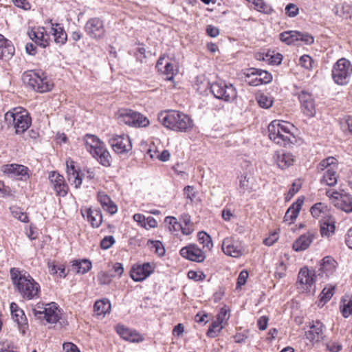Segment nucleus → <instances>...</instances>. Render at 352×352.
Segmentation results:
<instances>
[{
	"mask_svg": "<svg viewBox=\"0 0 352 352\" xmlns=\"http://www.w3.org/2000/svg\"><path fill=\"white\" fill-rule=\"evenodd\" d=\"M165 222L169 225V230L171 232H178L182 229V225L174 217H166Z\"/></svg>",
	"mask_w": 352,
	"mask_h": 352,
	"instance_id": "49",
	"label": "nucleus"
},
{
	"mask_svg": "<svg viewBox=\"0 0 352 352\" xmlns=\"http://www.w3.org/2000/svg\"><path fill=\"white\" fill-rule=\"evenodd\" d=\"M300 109L304 116L313 118L316 113V105L314 96L309 92L301 91L298 94Z\"/></svg>",
	"mask_w": 352,
	"mask_h": 352,
	"instance_id": "14",
	"label": "nucleus"
},
{
	"mask_svg": "<svg viewBox=\"0 0 352 352\" xmlns=\"http://www.w3.org/2000/svg\"><path fill=\"white\" fill-rule=\"evenodd\" d=\"M269 318L267 316H261L257 321V325L260 330H265L267 327Z\"/></svg>",
	"mask_w": 352,
	"mask_h": 352,
	"instance_id": "61",
	"label": "nucleus"
},
{
	"mask_svg": "<svg viewBox=\"0 0 352 352\" xmlns=\"http://www.w3.org/2000/svg\"><path fill=\"white\" fill-rule=\"evenodd\" d=\"M315 238V233L313 232H308L306 234L301 235L293 244V249L296 252H300L305 250L309 248L310 244L313 242Z\"/></svg>",
	"mask_w": 352,
	"mask_h": 352,
	"instance_id": "28",
	"label": "nucleus"
},
{
	"mask_svg": "<svg viewBox=\"0 0 352 352\" xmlns=\"http://www.w3.org/2000/svg\"><path fill=\"white\" fill-rule=\"evenodd\" d=\"M210 91L213 96L226 102H231L237 96V92L232 84L224 80H217L210 85Z\"/></svg>",
	"mask_w": 352,
	"mask_h": 352,
	"instance_id": "8",
	"label": "nucleus"
},
{
	"mask_svg": "<svg viewBox=\"0 0 352 352\" xmlns=\"http://www.w3.org/2000/svg\"><path fill=\"white\" fill-rule=\"evenodd\" d=\"M10 274L13 285L23 298L30 300L39 298L40 285L28 272L12 267Z\"/></svg>",
	"mask_w": 352,
	"mask_h": 352,
	"instance_id": "1",
	"label": "nucleus"
},
{
	"mask_svg": "<svg viewBox=\"0 0 352 352\" xmlns=\"http://www.w3.org/2000/svg\"><path fill=\"white\" fill-rule=\"evenodd\" d=\"M14 5L24 10H28L30 8V3L27 0H12Z\"/></svg>",
	"mask_w": 352,
	"mask_h": 352,
	"instance_id": "64",
	"label": "nucleus"
},
{
	"mask_svg": "<svg viewBox=\"0 0 352 352\" xmlns=\"http://www.w3.org/2000/svg\"><path fill=\"white\" fill-rule=\"evenodd\" d=\"M162 72L167 76L166 80H172L173 79L175 69L173 65L171 63H166Z\"/></svg>",
	"mask_w": 352,
	"mask_h": 352,
	"instance_id": "50",
	"label": "nucleus"
},
{
	"mask_svg": "<svg viewBox=\"0 0 352 352\" xmlns=\"http://www.w3.org/2000/svg\"><path fill=\"white\" fill-rule=\"evenodd\" d=\"M94 308L97 315L104 316L107 313L109 312L111 303L106 299L98 300L96 301Z\"/></svg>",
	"mask_w": 352,
	"mask_h": 352,
	"instance_id": "37",
	"label": "nucleus"
},
{
	"mask_svg": "<svg viewBox=\"0 0 352 352\" xmlns=\"http://www.w3.org/2000/svg\"><path fill=\"white\" fill-rule=\"evenodd\" d=\"M151 244V248L153 250L155 253L159 256H162L165 254L166 250L160 241L148 240V245Z\"/></svg>",
	"mask_w": 352,
	"mask_h": 352,
	"instance_id": "47",
	"label": "nucleus"
},
{
	"mask_svg": "<svg viewBox=\"0 0 352 352\" xmlns=\"http://www.w3.org/2000/svg\"><path fill=\"white\" fill-rule=\"evenodd\" d=\"M274 158L277 166L281 169L289 167L294 162L293 155L290 153H285L283 151H277Z\"/></svg>",
	"mask_w": 352,
	"mask_h": 352,
	"instance_id": "29",
	"label": "nucleus"
},
{
	"mask_svg": "<svg viewBox=\"0 0 352 352\" xmlns=\"http://www.w3.org/2000/svg\"><path fill=\"white\" fill-rule=\"evenodd\" d=\"M335 206L345 212H352V195L344 192L340 197L338 201L335 203Z\"/></svg>",
	"mask_w": 352,
	"mask_h": 352,
	"instance_id": "34",
	"label": "nucleus"
},
{
	"mask_svg": "<svg viewBox=\"0 0 352 352\" xmlns=\"http://www.w3.org/2000/svg\"><path fill=\"white\" fill-rule=\"evenodd\" d=\"M188 277L190 279L194 280H202L206 278V275L201 272H195L193 270H190L188 272Z\"/></svg>",
	"mask_w": 352,
	"mask_h": 352,
	"instance_id": "56",
	"label": "nucleus"
},
{
	"mask_svg": "<svg viewBox=\"0 0 352 352\" xmlns=\"http://www.w3.org/2000/svg\"><path fill=\"white\" fill-rule=\"evenodd\" d=\"M318 277L314 270H310L306 267L300 269L298 276V282L300 285L298 288L302 292L314 294L316 288L314 283Z\"/></svg>",
	"mask_w": 352,
	"mask_h": 352,
	"instance_id": "11",
	"label": "nucleus"
},
{
	"mask_svg": "<svg viewBox=\"0 0 352 352\" xmlns=\"http://www.w3.org/2000/svg\"><path fill=\"white\" fill-rule=\"evenodd\" d=\"M63 346L65 352H80L78 347L71 342L65 343Z\"/></svg>",
	"mask_w": 352,
	"mask_h": 352,
	"instance_id": "62",
	"label": "nucleus"
},
{
	"mask_svg": "<svg viewBox=\"0 0 352 352\" xmlns=\"http://www.w3.org/2000/svg\"><path fill=\"white\" fill-rule=\"evenodd\" d=\"M51 33L54 36L56 43L64 45L66 43L67 40V35L63 28L60 24H52Z\"/></svg>",
	"mask_w": 352,
	"mask_h": 352,
	"instance_id": "33",
	"label": "nucleus"
},
{
	"mask_svg": "<svg viewBox=\"0 0 352 352\" xmlns=\"http://www.w3.org/2000/svg\"><path fill=\"white\" fill-rule=\"evenodd\" d=\"M326 347L330 352H339L342 349V344L336 342H327Z\"/></svg>",
	"mask_w": 352,
	"mask_h": 352,
	"instance_id": "57",
	"label": "nucleus"
},
{
	"mask_svg": "<svg viewBox=\"0 0 352 352\" xmlns=\"http://www.w3.org/2000/svg\"><path fill=\"white\" fill-rule=\"evenodd\" d=\"M8 125H13L16 134L24 133L31 125L32 120L28 112L22 107L14 108L5 114Z\"/></svg>",
	"mask_w": 352,
	"mask_h": 352,
	"instance_id": "6",
	"label": "nucleus"
},
{
	"mask_svg": "<svg viewBox=\"0 0 352 352\" xmlns=\"http://www.w3.org/2000/svg\"><path fill=\"white\" fill-rule=\"evenodd\" d=\"M338 263L331 256L324 257L320 263L317 274L320 278H329L334 274Z\"/></svg>",
	"mask_w": 352,
	"mask_h": 352,
	"instance_id": "20",
	"label": "nucleus"
},
{
	"mask_svg": "<svg viewBox=\"0 0 352 352\" xmlns=\"http://www.w3.org/2000/svg\"><path fill=\"white\" fill-rule=\"evenodd\" d=\"M116 241L113 236H106L100 241V247L103 250H107L111 248Z\"/></svg>",
	"mask_w": 352,
	"mask_h": 352,
	"instance_id": "51",
	"label": "nucleus"
},
{
	"mask_svg": "<svg viewBox=\"0 0 352 352\" xmlns=\"http://www.w3.org/2000/svg\"><path fill=\"white\" fill-rule=\"evenodd\" d=\"M82 215L93 228H98L102 222V215L100 209L86 208L81 210Z\"/></svg>",
	"mask_w": 352,
	"mask_h": 352,
	"instance_id": "27",
	"label": "nucleus"
},
{
	"mask_svg": "<svg viewBox=\"0 0 352 352\" xmlns=\"http://www.w3.org/2000/svg\"><path fill=\"white\" fill-rule=\"evenodd\" d=\"M299 189L300 186L294 183L285 195V201L290 200Z\"/></svg>",
	"mask_w": 352,
	"mask_h": 352,
	"instance_id": "58",
	"label": "nucleus"
},
{
	"mask_svg": "<svg viewBox=\"0 0 352 352\" xmlns=\"http://www.w3.org/2000/svg\"><path fill=\"white\" fill-rule=\"evenodd\" d=\"M67 173L68 180L73 182L76 188H78L82 184V179L80 177V173L76 169L73 161L67 162Z\"/></svg>",
	"mask_w": 352,
	"mask_h": 352,
	"instance_id": "32",
	"label": "nucleus"
},
{
	"mask_svg": "<svg viewBox=\"0 0 352 352\" xmlns=\"http://www.w3.org/2000/svg\"><path fill=\"white\" fill-rule=\"evenodd\" d=\"M10 311L13 320L17 323L19 331L22 334H25V330L28 328V320L24 314V311L19 308L15 302L10 304Z\"/></svg>",
	"mask_w": 352,
	"mask_h": 352,
	"instance_id": "25",
	"label": "nucleus"
},
{
	"mask_svg": "<svg viewBox=\"0 0 352 352\" xmlns=\"http://www.w3.org/2000/svg\"><path fill=\"white\" fill-rule=\"evenodd\" d=\"M245 82L251 86H258L270 83L272 80V76L265 70L257 68H250L245 73Z\"/></svg>",
	"mask_w": 352,
	"mask_h": 352,
	"instance_id": "12",
	"label": "nucleus"
},
{
	"mask_svg": "<svg viewBox=\"0 0 352 352\" xmlns=\"http://www.w3.org/2000/svg\"><path fill=\"white\" fill-rule=\"evenodd\" d=\"M340 311L344 318H346L352 314V296L345 295L342 297L340 305Z\"/></svg>",
	"mask_w": 352,
	"mask_h": 352,
	"instance_id": "36",
	"label": "nucleus"
},
{
	"mask_svg": "<svg viewBox=\"0 0 352 352\" xmlns=\"http://www.w3.org/2000/svg\"><path fill=\"white\" fill-rule=\"evenodd\" d=\"M2 171L10 177L25 181L29 178V168L17 164H6L2 166Z\"/></svg>",
	"mask_w": 352,
	"mask_h": 352,
	"instance_id": "16",
	"label": "nucleus"
},
{
	"mask_svg": "<svg viewBox=\"0 0 352 352\" xmlns=\"http://www.w3.org/2000/svg\"><path fill=\"white\" fill-rule=\"evenodd\" d=\"M321 182L329 186H333L337 184V174L334 167H330L326 170Z\"/></svg>",
	"mask_w": 352,
	"mask_h": 352,
	"instance_id": "38",
	"label": "nucleus"
},
{
	"mask_svg": "<svg viewBox=\"0 0 352 352\" xmlns=\"http://www.w3.org/2000/svg\"><path fill=\"white\" fill-rule=\"evenodd\" d=\"M206 30L207 34L210 37L214 38L219 34V29L217 27L213 26L212 25H207Z\"/></svg>",
	"mask_w": 352,
	"mask_h": 352,
	"instance_id": "59",
	"label": "nucleus"
},
{
	"mask_svg": "<svg viewBox=\"0 0 352 352\" xmlns=\"http://www.w3.org/2000/svg\"><path fill=\"white\" fill-rule=\"evenodd\" d=\"M98 201L100 203L102 208L109 214H114L117 212V206L104 192H99L98 193Z\"/></svg>",
	"mask_w": 352,
	"mask_h": 352,
	"instance_id": "31",
	"label": "nucleus"
},
{
	"mask_svg": "<svg viewBox=\"0 0 352 352\" xmlns=\"http://www.w3.org/2000/svg\"><path fill=\"white\" fill-rule=\"evenodd\" d=\"M257 102L259 106L264 109H268L273 104V98L267 94H261L257 97Z\"/></svg>",
	"mask_w": 352,
	"mask_h": 352,
	"instance_id": "46",
	"label": "nucleus"
},
{
	"mask_svg": "<svg viewBox=\"0 0 352 352\" xmlns=\"http://www.w3.org/2000/svg\"><path fill=\"white\" fill-rule=\"evenodd\" d=\"M117 333L124 340L130 342H141L144 341L143 336L136 330L130 329L124 324H118L115 327Z\"/></svg>",
	"mask_w": 352,
	"mask_h": 352,
	"instance_id": "21",
	"label": "nucleus"
},
{
	"mask_svg": "<svg viewBox=\"0 0 352 352\" xmlns=\"http://www.w3.org/2000/svg\"><path fill=\"white\" fill-rule=\"evenodd\" d=\"M118 118L120 122L133 127H145L149 124L147 117L131 109L120 110Z\"/></svg>",
	"mask_w": 352,
	"mask_h": 352,
	"instance_id": "10",
	"label": "nucleus"
},
{
	"mask_svg": "<svg viewBox=\"0 0 352 352\" xmlns=\"http://www.w3.org/2000/svg\"><path fill=\"white\" fill-rule=\"evenodd\" d=\"M87 151L102 166H110L111 157L104 144L96 135L86 134L83 138Z\"/></svg>",
	"mask_w": 352,
	"mask_h": 352,
	"instance_id": "4",
	"label": "nucleus"
},
{
	"mask_svg": "<svg viewBox=\"0 0 352 352\" xmlns=\"http://www.w3.org/2000/svg\"><path fill=\"white\" fill-rule=\"evenodd\" d=\"M253 3L254 8L258 12L269 14L273 11L271 6L265 3L263 0H254Z\"/></svg>",
	"mask_w": 352,
	"mask_h": 352,
	"instance_id": "48",
	"label": "nucleus"
},
{
	"mask_svg": "<svg viewBox=\"0 0 352 352\" xmlns=\"http://www.w3.org/2000/svg\"><path fill=\"white\" fill-rule=\"evenodd\" d=\"M248 278V273L247 271L243 270L241 272L237 278L236 288H241V286L244 285L247 282Z\"/></svg>",
	"mask_w": 352,
	"mask_h": 352,
	"instance_id": "55",
	"label": "nucleus"
},
{
	"mask_svg": "<svg viewBox=\"0 0 352 352\" xmlns=\"http://www.w3.org/2000/svg\"><path fill=\"white\" fill-rule=\"evenodd\" d=\"M109 142L114 152L117 154L126 153L132 148V144L129 137L124 134L120 135H113L109 140Z\"/></svg>",
	"mask_w": 352,
	"mask_h": 352,
	"instance_id": "15",
	"label": "nucleus"
},
{
	"mask_svg": "<svg viewBox=\"0 0 352 352\" xmlns=\"http://www.w3.org/2000/svg\"><path fill=\"white\" fill-rule=\"evenodd\" d=\"M239 187L241 193H245V192H252L254 190L253 184L250 181V177H248L247 175H242L239 180Z\"/></svg>",
	"mask_w": 352,
	"mask_h": 352,
	"instance_id": "44",
	"label": "nucleus"
},
{
	"mask_svg": "<svg viewBox=\"0 0 352 352\" xmlns=\"http://www.w3.org/2000/svg\"><path fill=\"white\" fill-rule=\"evenodd\" d=\"M92 267L91 262L87 259L75 260L72 265V271L76 274H84L89 272Z\"/></svg>",
	"mask_w": 352,
	"mask_h": 352,
	"instance_id": "35",
	"label": "nucleus"
},
{
	"mask_svg": "<svg viewBox=\"0 0 352 352\" xmlns=\"http://www.w3.org/2000/svg\"><path fill=\"white\" fill-rule=\"evenodd\" d=\"M222 329V323L216 319L210 324L206 334L210 338H215L219 335Z\"/></svg>",
	"mask_w": 352,
	"mask_h": 352,
	"instance_id": "41",
	"label": "nucleus"
},
{
	"mask_svg": "<svg viewBox=\"0 0 352 352\" xmlns=\"http://www.w3.org/2000/svg\"><path fill=\"white\" fill-rule=\"evenodd\" d=\"M309 327V330L305 332L306 338L309 342L316 343L324 340V326L320 321H313Z\"/></svg>",
	"mask_w": 352,
	"mask_h": 352,
	"instance_id": "22",
	"label": "nucleus"
},
{
	"mask_svg": "<svg viewBox=\"0 0 352 352\" xmlns=\"http://www.w3.org/2000/svg\"><path fill=\"white\" fill-rule=\"evenodd\" d=\"M221 248L226 255L234 258H238L242 254L241 246L232 237H227L223 239Z\"/></svg>",
	"mask_w": 352,
	"mask_h": 352,
	"instance_id": "26",
	"label": "nucleus"
},
{
	"mask_svg": "<svg viewBox=\"0 0 352 352\" xmlns=\"http://www.w3.org/2000/svg\"><path fill=\"white\" fill-rule=\"evenodd\" d=\"M294 126L289 123L280 120H273L268 125V136L276 144L287 146L293 144L295 137L291 133V129Z\"/></svg>",
	"mask_w": 352,
	"mask_h": 352,
	"instance_id": "3",
	"label": "nucleus"
},
{
	"mask_svg": "<svg viewBox=\"0 0 352 352\" xmlns=\"http://www.w3.org/2000/svg\"><path fill=\"white\" fill-rule=\"evenodd\" d=\"M303 204V199L298 198L287 209L284 217V221L291 224L298 217Z\"/></svg>",
	"mask_w": 352,
	"mask_h": 352,
	"instance_id": "30",
	"label": "nucleus"
},
{
	"mask_svg": "<svg viewBox=\"0 0 352 352\" xmlns=\"http://www.w3.org/2000/svg\"><path fill=\"white\" fill-rule=\"evenodd\" d=\"M280 40L287 45H296L297 42L302 41L305 45L314 43V37L307 32L295 30L285 31L280 34Z\"/></svg>",
	"mask_w": 352,
	"mask_h": 352,
	"instance_id": "13",
	"label": "nucleus"
},
{
	"mask_svg": "<svg viewBox=\"0 0 352 352\" xmlns=\"http://www.w3.org/2000/svg\"><path fill=\"white\" fill-rule=\"evenodd\" d=\"M60 309L56 303L51 302L43 305L37 304L32 309V313L38 319H45L48 323H56L60 320Z\"/></svg>",
	"mask_w": 352,
	"mask_h": 352,
	"instance_id": "9",
	"label": "nucleus"
},
{
	"mask_svg": "<svg viewBox=\"0 0 352 352\" xmlns=\"http://www.w3.org/2000/svg\"><path fill=\"white\" fill-rule=\"evenodd\" d=\"M286 267L283 262H280L278 266L276 267L275 272L276 277L282 278L285 276Z\"/></svg>",
	"mask_w": 352,
	"mask_h": 352,
	"instance_id": "60",
	"label": "nucleus"
},
{
	"mask_svg": "<svg viewBox=\"0 0 352 352\" xmlns=\"http://www.w3.org/2000/svg\"><path fill=\"white\" fill-rule=\"evenodd\" d=\"M197 192L195 190V188L192 186H186L184 189V196L190 199V203H192L194 199L196 197Z\"/></svg>",
	"mask_w": 352,
	"mask_h": 352,
	"instance_id": "53",
	"label": "nucleus"
},
{
	"mask_svg": "<svg viewBox=\"0 0 352 352\" xmlns=\"http://www.w3.org/2000/svg\"><path fill=\"white\" fill-rule=\"evenodd\" d=\"M14 47L10 41L0 50V58L5 60L10 59L14 55Z\"/></svg>",
	"mask_w": 352,
	"mask_h": 352,
	"instance_id": "43",
	"label": "nucleus"
},
{
	"mask_svg": "<svg viewBox=\"0 0 352 352\" xmlns=\"http://www.w3.org/2000/svg\"><path fill=\"white\" fill-rule=\"evenodd\" d=\"M179 254L183 258L197 263L203 262L206 258L204 252L195 244L183 247Z\"/></svg>",
	"mask_w": 352,
	"mask_h": 352,
	"instance_id": "19",
	"label": "nucleus"
},
{
	"mask_svg": "<svg viewBox=\"0 0 352 352\" xmlns=\"http://www.w3.org/2000/svg\"><path fill=\"white\" fill-rule=\"evenodd\" d=\"M311 215L314 218L325 217L328 212L327 206L323 203L319 202L315 204L310 209Z\"/></svg>",
	"mask_w": 352,
	"mask_h": 352,
	"instance_id": "39",
	"label": "nucleus"
},
{
	"mask_svg": "<svg viewBox=\"0 0 352 352\" xmlns=\"http://www.w3.org/2000/svg\"><path fill=\"white\" fill-rule=\"evenodd\" d=\"M335 292V286L329 285L325 287L320 294V302L324 305L333 296Z\"/></svg>",
	"mask_w": 352,
	"mask_h": 352,
	"instance_id": "42",
	"label": "nucleus"
},
{
	"mask_svg": "<svg viewBox=\"0 0 352 352\" xmlns=\"http://www.w3.org/2000/svg\"><path fill=\"white\" fill-rule=\"evenodd\" d=\"M155 270L150 263L134 265L131 270L130 276L135 282H140L148 277Z\"/></svg>",
	"mask_w": 352,
	"mask_h": 352,
	"instance_id": "18",
	"label": "nucleus"
},
{
	"mask_svg": "<svg viewBox=\"0 0 352 352\" xmlns=\"http://www.w3.org/2000/svg\"><path fill=\"white\" fill-rule=\"evenodd\" d=\"M29 37L36 45L43 48L50 45V34L47 33L45 28L38 27L28 32Z\"/></svg>",
	"mask_w": 352,
	"mask_h": 352,
	"instance_id": "23",
	"label": "nucleus"
},
{
	"mask_svg": "<svg viewBox=\"0 0 352 352\" xmlns=\"http://www.w3.org/2000/svg\"><path fill=\"white\" fill-rule=\"evenodd\" d=\"M158 120L166 128L177 132H187L193 126V120L190 116L175 110L160 112Z\"/></svg>",
	"mask_w": 352,
	"mask_h": 352,
	"instance_id": "2",
	"label": "nucleus"
},
{
	"mask_svg": "<svg viewBox=\"0 0 352 352\" xmlns=\"http://www.w3.org/2000/svg\"><path fill=\"white\" fill-rule=\"evenodd\" d=\"M312 58L309 55H303L299 59V64L307 69L312 68Z\"/></svg>",
	"mask_w": 352,
	"mask_h": 352,
	"instance_id": "52",
	"label": "nucleus"
},
{
	"mask_svg": "<svg viewBox=\"0 0 352 352\" xmlns=\"http://www.w3.org/2000/svg\"><path fill=\"white\" fill-rule=\"evenodd\" d=\"M298 8L294 3H289L285 7V12L288 16L294 17L298 14Z\"/></svg>",
	"mask_w": 352,
	"mask_h": 352,
	"instance_id": "54",
	"label": "nucleus"
},
{
	"mask_svg": "<svg viewBox=\"0 0 352 352\" xmlns=\"http://www.w3.org/2000/svg\"><path fill=\"white\" fill-rule=\"evenodd\" d=\"M85 30L91 38L94 39H100L105 34L103 22L97 17L91 18L87 21Z\"/></svg>",
	"mask_w": 352,
	"mask_h": 352,
	"instance_id": "17",
	"label": "nucleus"
},
{
	"mask_svg": "<svg viewBox=\"0 0 352 352\" xmlns=\"http://www.w3.org/2000/svg\"><path fill=\"white\" fill-rule=\"evenodd\" d=\"M198 241L203 245V248L208 250H211L213 246L212 239L206 232L201 231L199 232L197 234Z\"/></svg>",
	"mask_w": 352,
	"mask_h": 352,
	"instance_id": "40",
	"label": "nucleus"
},
{
	"mask_svg": "<svg viewBox=\"0 0 352 352\" xmlns=\"http://www.w3.org/2000/svg\"><path fill=\"white\" fill-rule=\"evenodd\" d=\"M22 80L28 87L39 93L47 92L53 87V83L41 70L26 71Z\"/></svg>",
	"mask_w": 352,
	"mask_h": 352,
	"instance_id": "5",
	"label": "nucleus"
},
{
	"mask_svg": "<svg viewBox=\"0 0 352 352\" xmlns=\"http://www.w3.org/2000/svg\"><path fill=\"white\" fill-rule=\"evenodd\" d=\"M49 179L58 195L64 197L67 195V186L65 184L63 176L56 171H52L49 174Z\"/></svg>",
	"mask_w": 352,
	"mask_h": 352,
	"instance_id": "24",
	"label": "nucleus"
},
{
	"mask_svg": "<svg viewBox=\"0 0 352 352\" xmlns=\"http://www.w3.org/2000/svg\"><path fill=\"white\" fill-rule=\"evenodd\" d=\"M343 192L340 193L338 191H327V195L333 199V202L335 204L336 202H338L340 197L342 196Z\"/></svg>",
	"mask_w": 352,
	"mask_h": 352,
	"instance_id": "63",
	"label": "nucleus"
},
{
	"mask_svg": "<svg viewBox=\"0 0 352 352\" xmlns=\"http://www.w3.org/2000/svg\"><path fill=\"white\" fill-rule=\"evenodd\" d=\"M331 75L333 81L337 85H347L352 76L351 63L344 58H340L333 65Z\"/></svg>",
	"mask_w": 352,
	"mask_h": 352,
	"instance_id": "7",
	"label": "nucleus"
},
{
	"mask_svg": "<svg viewBox=\"0 0 352 352\" xmlns=\"http://www.w3.org/2000/svg\"><path fill=\"white\" fill-rule=\"evenodd\" d=\"M335 225L333 222L324 221L320 223V233L322 236L329 237L334 232Z\"/></svg>",
	"mask_w": 352,
	"mask_h": 352,
	"instance_id": "45",
	"label": "nucleus"
}]
</instances>
